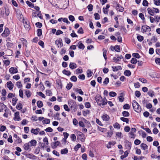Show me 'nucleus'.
I'll return each instance as SVG.
<instances>
[{
	"label": "nucleus",
	"instance_id": "obj_42",
	"mask_svg": "<svg viewBox=\"0 0 160 160\" xmlns=\"http://www.w3.org/2000/svg\"><path fill=\"white\" fill-rule=\"evenodd\" d=\"M22 105L21 103H18L16 106L18 110H20L22 108Z\"/></svg>",
	"mask_w": 160,
	"mask_h": 160
},
{
	"label": "nucleus",
	"instance_id": "obj_31",
	"mask_svg": "<svg viewBox=\"0 0 160 160\" xmlns=\"http://www.w3.org/2000/svg\"><path fill=\"white\" fill-rule=\"evenodd\" d=\"M37 104L38 107L39 108H41L43 106V103L41 101H38L37 102Z\"/></svg>",
	"mask_w": 160,
	"mask_h": 160
},
{
	"label": "nucleus",
	"instance_id": "obj_17",
	"mask_svg": "<svg viewBox=\"0 0 160 160\" xmlns=\"http://www.w3.org/2000/svg\"><path fill=\"white\" fill-rule=\"evenodd\" d=\"M60 144V142L58 141H57L55 142H54L52 143V148H54L59 145Z\"/></svg>",
	"mask_w": 160,
	"mask_h": 160
},
{
	"label": "nucleus",
	"instance_id": "obj_14",
	"mask_svg": "<svg viewBox=\"0 0 160 160\" xmlns=\"http://www.w3.org/2000/svg\"><path fill=\"white\" fill-rule=\"evenodd\" d=\"M39 131V128H37L36 129L32 128L31 130V132L32 133H33L35 135H37L38 134Z\"/></svg>",
	"mask_w": 160,
	"mask_h": 160
},
{
	"label": "nucleus",
	"instance_id": "obj_18",
	"mask_svg": "<svg viewBox=\"0 0 160 160\" xmlns=\"http://www.w3.org/2000/svg\"><path fill=\"white\" fill-rule=\"evenodd\" d=\"M148 13L151 15L153 16L154 15V13L152 8H149L147 9Z\"/></svg>",
	"mask_w": 160,
	"mask_h": 160
},
{
	"label": "nucleus",
	"instance_id": "obj_47",
	"mask_svg": "<svg viewBox=\"0 0 160 160\" xmlns=\"http://www.w3.org/2000/svg\"><path fill=\"white\" fill-rule=\"evenodd\" d=\"M18 100V99L16 98H13L12 99V104L13 106H15L17 103V102Z\"/></svg>",
	"mask_w": 160,
	"mask_h": 160
},
{
	"label": "nucleus",
	"instance_id": "obj_55",
	"mask_svg": "<svg viewBox=\"0 0 160 160\" xmlns=\"http://www.w3.org/2000/svg\"><path fill=\"white\" fill-rule=\"evenodd\" d=\"M16 85L18 88H21L22 87V84L21 82L19 81L17 82Z\"/></svg>",
	"mask_w": 160,
	"mask_h": 160
},
{
	"label": "nucleus",
	"instance_id": "obj_59",
	"mask_svg": "<svg viewBox=\"0 0 160 160\" xmlns=\"http://www.w3.org/2000/svg\"><path fill=\"white\" fill-rule=\"evenodd\" d=\"M137 62V59L136 58H132L131 61V63L133 64H136Z\"/></svg>",
	"mask_w": 160,
	"mask_h": 160
},
{
	"label": "nucleus",
	"instance_id": "obj_52",
	"mask_svg": "<svg viewBox=\"0 0 160 160\" xmlns=\"http://www.w3.org/2000/svg\"><path fill=\"white\" fill-rule=\"evenodd\" d=\"M26 3L31 8H33L34 7V4L28 1H26Z\"/></svg>",
	"mask_w": 160,
	"mask_h": 160
},
{
	"label": "nucleus",
	"instance_id": "obj_22",
	"mask_svg": "<svg viewBox=\"0 0 160 160\" xmlns=\"http://www.w3.org/2000/svg\"><path fill=\"white\" fill-rule=\"evenodd\" d=\"M23 23L25 28H26L28 30H29L30 27L28 23L27 22L25 21V22H23Z\"/></svg>",
	"mask_w": 160,
	"mask_h": 160
},
{
	"label": "nucleus",
	"instance_id": "obj_40",
	"mask_svg": "<svg viewBox=\"0 0 160 160\" xmlns=\"http://www.w3.org/2000/svg\"><path fill=\"white\" fill-rule=\"evenodd\" d=\"M37 95L40 96L43 98H45V95L41 92H37Z\"/></svg>",
	"mask_w": 160,
	"mask_h": 160
},
{
	"label": "nucleus",
	"instance_id": "obj_37",
	"mask_svg": "<svg viewBox=\"0 0 160 160\" xmlns=\"http://www.w3.org/2000/svg\"><path fill=\"white\" fill-rule=\"evenodd\" d=\"M31 120L34 122L37 121L38 120V118L36 116H32L31 118Z\"/></svg>",
	"mask_w": 160,
	"mask_h": 160
},
{
	"label": "nucleus",
	"instance_id": "obj_35",
	"mask_svg": "<svg viewBox=\"0 0 160 160\" xmlns=\"http://www.w3.org/2000/svg\"><path fill=\"white\" fill-rule=\"evenodd\" d=\"M124 75L127 76H129L131 74V72L129 70H125L124 72Z\"/></svg>",
	"mask_w": 160,
	"mask_h": 160
},
{
	"label": "nucleus",
	"instance_id": "obj_50",
	"mask_svg": "<svg viewBox=\"0 0 160 160\" xmlns=\"http://www.w3.org/2000/svg\"><path fill=\"white\" fill-rule=\"evenodd\" d=\"M107 52V51L106 50H104L103 52V56L104 57V58L106 60L107 59V55H106Z\"/></svg>",
	"mask_w": 160,
	"mask_h": 160
},
{
	"label": "nucleus",
	"instance_id": "obj_21",
	"mask_svg": "<svg viewBox=\"0 0 160 160\" xmlns=\"http://www.w3.org/2000/svg\"><path fill=\"white\" fill-rule=\"evenodd\" d=\"M69 67L71 69H73L77 68V65L75 63L71 62L69 64Z\"/></svg>",
	"mask_w": 160,
	"mask_h": 160
},
{
	"label": "nucleus",
	"instance_id": "obj_48",
	"mask_svg": "<svg viewBox=\"0 0 160 160\" xmlns=\"http://www.w3.org/2000/svg\"><path fill=\"white\" fill-rule=\"evenodd\" d=\"M75 72L77 74H78L82 72V70L81 69L78 68L76 70Z\"/></svg>",
	"mask_w": 160,
	"mask_h": 160
},
{
	"label": "nucleus",
	"instance_id": "obj_56",
	"mask_svg": "<svg viewBox=\"0 0 160 160\" xmlns=\"http://www.w3.org/2000/svg\"><path fill=\"white\" fill-rule=\"evenodd\" d=\"M71 80L73 82H75L77 80V78L75 76H72L70 78Z\"/></svg>",
	"mask_w": 160,
	"mask_h": 160
},
{
	"label": "nucleus",
	"instance_id": "obj_24",
	"mask_svg": "<svg viewBox=\"0 0 160 160\" xmlns=\"http://www.w3.org/2000/svg\"><path fill=\"white\" fill-rule=\"evenodd\" d=\"M93 72L91 70L88 69L87 72V76L88 78L91 77L92 75Z\"/></svg>",
	"mask_w": 160,
	"mask_h": 160
},
{
	"label": "nucleus",
	"instance_id": "obj_1",
	"mask_svg": "<svg viewBox=\"0 0 160 160\" xmlns=\"http://www.w3.org/2000/svg\"><path fill=\"white\" fill-rule=\"evenodd\" d=\"M95 100L99 105L103 106L106 104L108 102L107 100L105 98H102L101 96L99 95L96 96Z\"/></svg>",
	"mask_w": 160,
	"mask_h": 160
},
{
	"label": "nucleus",
	"instance_id": "obj_2",
	"mask_svg": "<svg viewBox=\"0 0 160 160\" xmlns=\"http://www.w3.org/2000/svg\"><path fill=\"white\" fill-rule=\"evenodd\" d=\"M132 104L133 108L135 112L138 113L141 112L142 108L136 101L135 100H133L132 102Z\"/></svg>",
	"mask_w": 160,
	"mask_h": 160
},
{
	"label": "nucleus",
	"instance_id": "obj_63",
	"mask_svg": "<svg viewBox=\"0 0 160 160\" xmlns=\"http://www.w3.org/2000/svg\"><path fill=\"white\" fill-rule=\"evenodd\" d=\"M154 4L157 6L160 5V0H154Z\"/></svg>",
	"mask_w": 160,
	"mask_h": 160
},
{
	"label": "nucleus",
	"instance_id": "obj_28",
	"mask_svg": "<svg viewBox=\"0 0 160 160\" xmlns=\"http://www.w3.org/2000/svg\"><path fill=\"white\" fill-rule=\"evenodd\" d=\"M140 146L141 148L143 149V150H145L147 149H148V147L147 145L144 143H142L141 145Z\"/></svg>",
	"mask_w": 160,
	"mask_h": 160
},
{
	"label": "nucleus",
	"instance_id": "obj_23",
	"mask_svg": "<svg viewBox=\"0 0 160 160\" xmlns=\"http://www.w3.org/2000/svg\"><path fill=\"white\" fill-rule=\"evenodd\" d=\"M29 143H30V145L31 146H35L37 144V141L34 139L30 141Z\"/></svg>",
	"mask_w": 160,
	"mask_h": 160
},
{
	"label": "nucleus",
	"instance_id": "obj_60",
	"mask_svg": "<svg viewBox=\"0 0 160 160\" xmlns=\"http://www.w3.org/2000/svg\"><path fill=\"white\" fill-rule=\"evenodd\" d=\"M72 83L71 82H70L67 84L66 88L68 90H70L72 87Z\"/></svg>",
	"mask_w": 160,
	"mask_h": 160
},
{
	"label": "nucleus",
	"instance_id": "obj_19",
	"mask_svg": "<svg viewBox=\"0 0 160 160\" xmlns=\"http://www.w3.org/2000/svg\"><path fill=\"white\" fill-rule=\"evenodd\" d=\"M112 70L114 72H116L119 70H121L122 68L120 66L112 67Z\"/></svg>",
	"mask_w": 160,
	"mask_h": 160
},
{
	"label": "nucleus",
	"instance_id": "obj_13",
	"mask_svg": "<svg viewBox=\"0 0 160 160\" xmlns=\"http://www.w3.org/2000/svg\"><path fill=\"white\" fill-rule=\"evenodd\" d=\"M101 118L103 121L106 122L108 121L110 119V117L109 116L106 114H103Z\"/></svg>",
	"mask_w": 160,
	"mask_h": 160
},
{
	"label": "nucleus",
	"instance_id": "obj_62",
	"mask_svg": "<svg viewBox=\"0 0 160 160\" xmlns=\"http://www.w3.org/2000/svg\"><path fill=\"white\" fill-rule=\"evenodd\" d=\"M123 108L125 109H129L130 108V106L128 104H126L123 105Z\"/></svg>",
	"mask_w": 160,
	"mask_h": 160
},
{
	"label": "nucleus",
	"instance_id": "obj_27",
	"mask_svg": "<svg viewBox=\"0 0 160 160\" xmlns=\"http://www.w3.org/2000/svg\"><path fill=\"white\" fill-rule=\"evenodd\" d=\"M128 154V152L127 151H126L124 152V154L123 155H122L121 156V159H123L124 158L127 157Z\"/></svg>",
	"mask_w": 160,
	"mask_h": 160
},
{
	"label": "nucleus",
	"instance_id": "obj_57",
	"mask_svg": "<svg viewBox=\"0 0 160 160\" xmlns=\"http://www.w3.org/2000/svg\"><path fill=\"white\" fill-rule=\"evenodd\" d=\"M75 91L77 92H78V93L81 95H83V92L82 91L81 89H78V88H77L75 89Z\"/></svg>",
	"mask_w": 160,
	"mask_h": 160
},
{
	"label": "nucleus",
	"instance_id": "obj_12",
	"mask_svg": "<svg viewBox=\"0 0 160 160\" xmlns=\"http://www.w3.org/2000/svg\"><path fill=\"white\" fill-rule=\"evenodd\" d=\"M9 72L11 74L16 73L18 72V70L16 68L11 67L9 69Z\"/></svg>",
	"mask_w": 160,
	"mask_h": 160
},
{
	"label": "nucleus",
	"instance_id": "obj_43",
	"mask_svg": "<svg viewBox=\"0 0 160 160\" xmlns=\"http://www.w3.org/2000/svg\"><path fill=\"white\" fill-rule=\"evenodd\" d=\"M137 39L139 42H142L144 39V38L141 35H138L137 37Z\"/></svg>",
	"mask_w": 160,
	"mask_h": 160
},
{
	"label": "nucleus",
	"instance_id": "obj_15",
	"mask_svg": "<svg viewBox=\"0 0 160 160\" xmlns=\"http://www.w3.org/2000/svg\"><path fill=\"white\" fill-rule=\"evenodd\" d=\"M111 49L112 51H113L114 50L118 52H120V46L118 45H116L114 47L111 46Z\"/></svg>",
	"mask_w": 160,
	"mask_h": 160
},
{
	"label": "nucleus",
	"instance_id": "obj_46",
	"mask_svg": "<svg viewBox=\"0 0 160 160\" xmlns=\"http://www.w3.org/2000/svg\"><path fill=\"white\" fill-rule=\"evenodd\" d=\"M139 80L143 83H147L148 82L146 79L143 78H139Z\"/></svg>",
	"mask_w": 160,
	"mask_h": 160
},
{
	"label": "nucleus",
	"instance_id": "obj_38",
	"mask_svg": "<svg viewBox=\"0 0 160 160\" xmlns=\"http://www.w3.org/2000/svg\"><path fill=\"white\" fill-rule=\"evenodd\" d=\"M81 145L80 144L78 143L76 146H75L74 147V150L77 151L78 149L81 147Z\"/></svg>",
	"mask_w": 160,
	"mask_h": 160
},
{
	"label": "nucleus",
	"instance_id": "obj_39",
	"mask_svg": "<svg viewBox=\"0 0 160 160\" xmlns=\"http://www.w3.org/2000/svg\"><path fill=\"white\" fill-rule=\"evenodd\" d=\"M70 138L73 141H75L76 140V135L74 134H72L70 135Z\"/></svg>",
	"mask_w": 160,
	"mask_h": 160
},
{
	"label": "nucleus",
	"instance_id": "obj_10",
	"mask_svg": "<svg viewBox=\"0 0 160 160\" xmlns=\"http://www.w3.org/2000/svg\"><path fill=\"white\" fill-rule=\"evenodd\" d=\"M7 87L10 90L12 89L14 87V84L11 81L8 82L7 83Z\"/></svg>",
	"mask_w": 160,
	"mask_h": 160
},
{
	"label": "nucleus",
	"instance_id": "obj_34",
	"mask_svg": "<svg viewBox=\"0 0 160 160\" xmlns=\"http://www.w3.org/2000/svg\"><path fill=\"white\" fill-rule=\"evenodd\" d=\"M15 141V142L17 144H20L22 142V139L19 137L16 139Z\"/></svg>",
	"mask_w": 160,
	"mask_h": 160
},
{
	"label": "nucleus",
	"instance_id": "obj_5",
	"mask_svg": "<svg viewBox=\"0 0 160 160\" xmlns=\"http://www.w3.org/2000/svg\"><path fill=\"white\" fill-rule=\"evenodd\" d=\"M55 43L57 45L58 48H61L63 45L62 40L60 38L57 39L55 41Z\"/></svg>",
	"mask_w": 160,
	"mask_h": 160
},
{
	"label": "nucleus",
	"instance_id": "obj_26",
	"mask_svg": "<svg viewBox=\"0 0 160 160\" xmlns=\"http://www.w3.org/2000/svg\"><path fill=\"white\" fill-rule=\"evenodd\" d=\"M63 73L67 76H70L71 74V72L69 71L66 70L65 69L63 70L62 72Z\"/></svg>",
	"mask_w": 160,
	"mask_h": 160
},
{
	"label": "nucleus",
	"instance_id": "obj_20",
	"mask_svg": "<svg viewBox=\"0 0 160 160\" xmlns=\"http://www.w3.org/2000/svg\"><path fill=\"white\" fill-rule=\"evenodd\" d=\"M25 94L27 97L28 98L31 96V93L29 90L26 89L24 90Z\"/></svg>",
	"mask_w": 160,
	"mask_h": 160
},
{
	"label": "nucleus",
	"instance_id": "obj_29",
	"mask_svg": "<svg viewBox=\"0 0 160 160\" xmlns=\"http://www.w3.org/2000/svg\"><path fill=\"white\" fill-rule=\"evenodd\" d=\"M120 120L123 122H126L127 124H128L129 123V119L128 118L121 117L120 118Z\"/></svg>",
	"mask_w": 160,
	"mask_h": 160
},
{
	"label": "nucleus",
	"instance_id": "obj_25",
	"mask_svg": "<svg viewBox=\"0 0 160 160\" xmlns=\"http://www.w3.org/2000/svg\"><path fill=\"white\" fill-rule=\"evenodd\" d=\"M26 157L30 159H34L35 157V156L32 154H27L26 155Z\"/></svg>",
	"mask_w": 160,
	"mask_h": 160
},
{
	"label": "nucleus",
	"instance_id": "obj_44",
	"mask_svg": "<svg viewBox=\"0 0 160 160\" xmlns=\"http://www.w3.org/2000/svg\"><path fill=\"white\" fill-rule=\"evenodd\" d=\"M68 150L67 148H65L61 150V153L62 154H66L68 152Z\"/></svg>",
	"mask_w": 160,
	"mask_h": 160
},
{
	"label": "nucleus",
	"instance_id": "obj_8",
	"mask_svg": "<svg viewBox=\"0 0 160 160\" xmlns=\"http://www.w3.org/2000/svg\"><path fill=\"white\" fill-rule=\"evenodd\" d=\"M116 9L119 12H122L124 10V8L122 7L118 3H116Z\"/></svg>",
	"mask_w": 160,
	"mask_h": 160
},
{
	"label": "nucleus",
	"instance_id": "obj_58",
	"mask_svg": "<svg viewBox=\"0 0 160 160\" xmlns=\"http://www.w3.org/2000/svg\"><path fill=\"white\" fill-rule=\"evenodd\" d=\"M98 129L99 131L102 132H105L106 131V129L100 127H98Z\"/></svg>",
	"mask_w": 160,
	"mask_h": 160
},
{
	"label": "nucleus",
	"instance_id": "obj_45",
	"mask_svg": "<svg viewBox=\"0 0 160 160\" xmlns=\"http://www.w3.org/2000/svg\"><path fill=\"white\" fill-rule=\"evenodd\" d=\"M37 34L38 36L40 37L42 35V31L41 29H38L37 30Z\"/></svg>",
	"mask_w": 160,
	"mask_h": 160
},
{
	"label": "nucleus",
	"instance_id": "obj_61",
	"mask_svg": "<svg viewBox=\"0 0 160 160\" xmlns=\"http://www.w3.org/2000/svg\"><path fill=\"white\" fill-rule=\"evenodd\" d=\"M43 141L44 143L46 145H48V139L46 137H45L43 139Z\"/></svg>",
	"mask_w": 160,
	"mask_h": 160
},
{
	"label": "nucleus",
	"instance_id": "obj_3",
	"mask_svg": "<svg viewBox=\"0 0 160 160\" xmlns=\"http://www.w3.org/2000/svg\"><path fill=\"white\" fill-rule=\"evenodd\" d=\"M77 138L79 140L82 142H84L85 141V138L84 135L80 132H78Z\"/></svg>",
	"mask_w": 160,
	"mask_h": 160
},
{
	"label": "nucleus",
	"instance_id": "obj_6",
	"mask_svg": "<svg viewBox=\"0 0 160 160\" xmlns=\"http://www.w3.org/2000/svg\"><path fill=\"white\" fill-rule=\"evenodd\" d=\"M141 30L143 33L147 32H150L151 30V28L148 26H142V27Z\"/></svg>",
	"mask_w": 160,
	"mask_h": 160
},
{
	"label": "nucleus",
	"instance_id": "obj_16",
	"mask_svg": "<svg viewBox=\"0 0 160 160\" xmlns=\"http://www.w3.org/2000/svg\"><path fill=\"white\" fill-rule=\"evenodd\" d=\"M122 58V55L118 56L117 55L116 57H114L113 58V60L114 62H117L120 61Z\"/></svg>",
	"mask_w": 160,
	"mask_h": 160
},
{
	"label": "nucleus",
	"instance_id": "obj_54",
	"mask_svg": "<svg viewBox=\"0 0 160 160\" xmlns=\"http://www.w3.org/2000/svg\"><path fill=\"white\" fill-rule=\"evenodd\" d=\"M0 106L1 108H0L3 110L5 109V108H7L6 106L5 105L4 103L1 102H0Z\"/></svg>",
	"mask_w": 160,
	"mask_h": 160
},
{
	"label": "nucleus",
	"instance_id": "obj_64",
	"mask_svg": "<svg viewBox=\"0 0 160 160\" xmlns=\"http://www.w3.org/2000/svg\"><path fill=\"white\" fill-rule=\"evenodd\" d=\"M78 78L79 79H81L82 80H84L85 79V76L83 74H80L78 76Z\"/></svg>",
	"mask_w": 160,
	"mask_h": 160
},
{
	"label": "nucleus",
	"instance_id": "obj_30",
	"mask_svg": "<svg viewBox=\"0 0 160 160\" xmlns=\"http://www.w3.org/2000/svg\"><path fill=\"white\" fill-rule=\"evenodd\" d=\"M122 114L123 116L124 117H128L130 115V114L128 111H123Z\"/></svg>",
	"mask_w": 160,
	"mask_h": 160
},
{
	"label": "nucleus",
	"instance_id": "obj_32",
	"mask_svg": "<svg viewBox=\"0 0 160 160\" xmlns=\"http://www.w3.org/2000/svg\"><path fill=\"white\" fill-rule=\"evenodd\" d=\"M20 40L22 42V43L23 44V45H25L26 46H27V45L28 44L27 41L24 38H21L20 39Z\"/></svg>",
	"mask_w": 160,
	"mask_h": 160
},
{
	"label": "nucleus",
	"instance_id": "obj_53",
	"mask_svg": "<svg viewBox=\"0 0 160 160\" xmlns=\"http://www.w3.org/2000/svg\"><path fill=\"white\" fill-rule=\"evenodd\" d=\"M82 114L84 116H86L89 113V110H87V111H83L82 112Z\"/></svg>",
	"mask_w": 160,
	"mask_h": 160
},
{
	"label": "nucleus",
	"instance_id": "obj_4",
	"mask_svg": "<svg viewBox=\"0 0 160 160\" xmlns=\"http://www.w3.org/2000/svg\"><path fill=\"white\" fill-rule=\"evenodd\" d=\"M10 34V31L8 28H6L2 36L3 37H6L8 36Z\"/></svg>",
	"mask_w": 160,
	"mask_h": 160
},
{
	"label": "nucleus",
	"instance_id": "obj_49",
	"mask_svg": "<svg viewBox=\"0 0 160 160\" xmlns=\"http://www.w3.org/2000/svg\"><path fill=\"white\" fill-rule=\"evenodd\" d=\"M109 79L108 78H106L103 82V83L105 85H107L109 82Z\"/></svg>",
	"mask_w": 160,
	"mask_h": 160
},
{
	"label": "nucleus",
	"instance_id": "obj_9",
	"mask_svg": "<svg viewBox=\"0 0 160 160\" xmlns=\"http://www.w3.org/2000/svg\"><path fill=\"white\" fill-rule=\"evenodd\" d=\"M13 119L15 121H19L21 119L19 116V113L18 112H16L14 114Z\"/></svg>",
	"mask_w": 160,
	"mask_h": 160
},
{
	"label": "nucleus",
	"instance_id": "obj_41",
	"mask_svg": "<svg viewBox=\"0 0 160 160\" xmlns=\"http://www.w3.org/2000/svg\"><path fill=\"white\" fill-rule=\"evenodd\" d=\"M50 122V119H49L46 118L45 120H43L42 123L43 124H49Z\"/></svg>",
	"mask_w": 160,
	"mask_h": 160
},
{
	"label": "nucleus",
	"instance_id": "obj_36",
	"mask_svg": "<svg viewBox=\"0 0 160 160\" xmlns=\"http://www.w3.org/2000/svg\"><path fill=\"white\" fill-rule=\"evenodd\" d=\"M4 64L6 66H8L10 63V61L9 60H6L4 61H3Z\"/></svg>",
	"mask_w": 160,
	"mask_h": 160
},
{
	"label": "nucleus",
	"instance_id": "obj_51",
	"mask_svg": "<svg viewBox=\"0 0 160 160\" xmlns=\"http://www.w3.org/2000/svg\"><path fill=\"white\" fill-rule=\"evenodd\" d=\"M113 127L115 128L119 129L120 128V125L118 123L116 122L113 125Z\"/></svg>",
	"mask_w": 160,
	"mask_h": 160
},
{
	"label": "nucleus",
	"instance_id": "obj_11",
	"mask_svg": "<svg viewBox=\"0 0 160 160\" xmlns=\"http://www.w3.org/2000/svg\"><path fill=\"white\" fill-rule=\"evenodd\" d=\"M125 147L127 149L130 150L131 148L132 144L131 142L128 140H125Z\"/></svg>",
	"mask_w": 160,
	"mask_h": 160
},
{
	"label": "nucleus",
	"instance_id": "obj_33",
	"mask_svg": "<svg viewBox=\"0 0 160 160\" xmlns=\"http://www.w3.org/2000/svg\"><path fill=\"white\" fill-rule=\"evenodd\" d=\"M78 48L82 49H83L85 48L84 45L81 42H79L78 43Z\"/></svg>",
	"mask_w": 160,
	"mask_h": 160
},
{
	"label": "nucleus",
	"instance_id": "obj_7",
	"mask_svg": "<svg viewBox=\"0 0 160 160\" xmlns=\"http://www.w3.org/2000/svg\"><path fill=\"white\" fill-rule=\"evenodd\" d=\"M30 143H26L23 146V148L25 150L30 151L31 150L30 147H31Z\"/></svg>",
	"mask_w": 160,
	"mask_h": 160
}]
</instances>
